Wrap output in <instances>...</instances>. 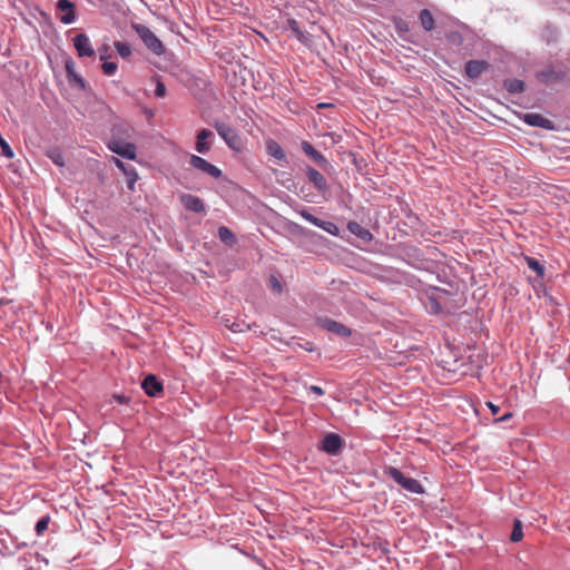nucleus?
Returning a JSON list of instances; mask_svg holds the SVG:
<instances>
[{
	"label": "nucleus",
	"instance_id": "nucleus-1",
	"mask_svg": "<svg viewBox=\"0 0 570 570\" xmlns=\"http://www.w3.org/2000/svg\"><path fill=\"white\" fill-rule=\"evenodd\" d=\"M132 29L142 40L145 46L155 55L161 56L165 53V46L159 38L145 24L132 23Z\"/></svg>",
	"mask_w": 570,
	"mask_h": 570
},
{
	"label": "nucleus",
	"instance_id": "nucleus-2",
	"mask_svg": "<svg viewBox=\"0 0 570 570\" xmlns=\"http://www.w3.org/2000/svg\"><path fill=\"white\" fill-rule=\"evenodd\" d=\"M385 474H387L399 485H401L404 490H406L411 493H416V494L424 493V488L417 480L405 476L399 469H396L394 466L386 468Z\"/></svg>",
	"mask_w": 570,
	"mask_h": 570
},
{
	"label": "nucleus",
	"instance_id": "nucleus-3",
	"mask_svg": "<svg viewBox=\"0 0 570 570\" xmlns=\"http://www.w3.org/2000/svg\"><path fill=\"white\" fill-rule=\"evenodd\" d=\"M215 129L230 149L236 151L242 149V139L235 129L222 121L215 122Z\"/></svg>",
	"mask_w": 570,
	"mask_h": 570
},
{
	"label": "nucleus",
	"instance_id": "nucleus-4",
	"mask_svg": "<svg viewBox=\"0 0 570 570\" xmlns=\"http://www.w3.org/2000/svg\"><path fill=\"white\" fill-rule=\"evenodd\" d=\"M189 164L195 169H197L213 178H219L222 176V170L218 167L208 163L206 159H204L200 156L191 155L189 158Z\"/></svg>",
	"mask_w": 570,
	"mask_h": 570
},
{
	"label": "nucleus",
	"instance_id": "nucleus-5",
	"mask_svg": "<svg viewBox=\"0 0 570 570\" xmlns=\"http://www.w3.org/2000/svg\"><path fill=\"white\" fill-rule=\"evenodd\" d=\"M57 9L61 12L59 21L63 24H70L76 20V7L70 0H58Z\"/></svg>",
	"mask_w": 570,
	"mask_h": 570
},
{
	"label": "nucleus",
	"instance_id": "nucleus-6",
	"mask_svg": "<svg viewBox=\"0 0 570 570\" xmlns=\"http://www.w3.org/2000/svg\"><path fill=\"white\" fill-rule=\"evenodd\" d=\"M301 216L308 223L324 229L325 232H327L328 234L331 235H338L340 233V229L338 227L332 223V222H326V220H322L317 217H315L314 215H312L311 213H308L307 210H302L301 212Z\"/></svg>",
	"mask_w": 570,
	"mask_h": 570
},
{
	"label": "nucleus",
	"instance_id": "nucleus-7",
	"mask_svg": "<svg viewBox=\"0 0 570 570\" xmlns=\"http://www.w3.org/2000/svg\"><path fill=\"white\" fill-rule=\"evenodd\" d=\"M141 387L151 397L160 396L164 392L163 383L154 374H149L144 379Z\"/></svg>",
	"mask_w": 570,
	"mask_h": 570
},
{
	"label": "nucleus",
	"instance_id": "nucleus-8",
	"mask_svg": "<svg viewBox=\"0 0 570 570\" xmlns=\"http://www.w3.org/2000/svg\"><path fill=\"white\" fill-rule=\"evenodd\" d=\"M109 149L127 159H135L136 158V146L131 142H125V141H112L108 145Z\"/></svg>",
	"mask_w": 570,
	"mask_h": 570
},
{
	"label": "nucleus",
	"instance_id": "nucleus-9",
	"mask_svg": "<svg viewBox=\"0 0 570 570\" xmlns=\"http://www.w3.org/2000/svg\"><path fill=\"white\" fill-rule=\"evenodd\" d=\"M73 46L79 57H92L95 50L91 47V42L86 33H78L73 38Z\"/></svg>",
	"mask_w": 570,
	"mask_h": 570
},
{
	"label": "nucleus",
	"instance_id": "nucleus-10",
	"mask_svg": "<svg viewBox=\"0 0 570 570\" xmlns=\"http://www.w3.org/2000/svg\"><path fill=\"white\" fill-rule=\"evenodd\" d=\"M214 134L209 129H202L198 131L196 137L195 148L199 154H207L212 145L208 140L213 139Z\"/></svg>",
	"mask_w": 570,
	"mask_h": 570
},
{
	"label": "nucleus",
	"instance_id": "nucleus-11",
	"mask_svg": "<svg viewBox=\"0 0 570 570\" xmlns=\"http://www.w3.org/2000/svg\"><path fill=\"white\" fill-rule=\"evenodd\" d=\"M180 202L187 210L194 213H202L205 210V204L203 199L191 194H183L180 196Z\"/></svg>",
	"mask_w": 570,
	"mask_h": 570
},
{
	"label": "nucleus",
	"instance_id": "nucleus-12",
	"mask_svg": "<svg viewBox=\"0 0 570 570\" xmlns=\"http://www.w3.org/2000/svg\"><path fill=\"white\" fill-rule=\"evenodd\" d=\"M342 446V439L335 433L325 435L322 442V450L328 454H336Z\"/></svg>",
	"mask_w": 570,
	"mask_h": 570
},
{
	"label": "nucleus",
	"instance_id": "nucleus-13",
	"mask_svg": "<svg viewBox=\"0 0 570 570\" xmlns=\"http://www.w3.org/2000/svg\"><path fill=\"white\" fill-rule=\"evenodd\" d=\"M489 67V63L483 60H469L465 63V72L466 75L475 79L478 78L484 70H487Z\"/></svg>",
	"mask_w": 570,
	"mask_h": 570
},
{
	"label": "nucleus",
	"instance_id": "nucleus-14",
	"mask_svg": "<svg viewBox=\"0 0 570 570\" xmlns=\"http://www.w3.org/2000/svg\"><path fill=\"white\" fill-rule=\"evenodd\" d=\"M306 175L308 180L315 186V188H317V190L325 191L327 189L326 179L318 170L307 167Z\"/></svg>",
	"mask_w": 570,
	"mask_h": 570
},
{
	"label": "nucleus",
	"instance_id": "nucleus-15",
	"mask_svg": "<svg viewBox=\"0 0 570 570\" xmlns=\"http://www.w3.org/2000/svg\"><path fill=\"white\" fill-rule=\"evenodd\" d=\"M115 165L128 177V187L130 189L134 188V185L138 178L137 173L134 167L127 166L125 163L119 160L117 157H111Z\"/></svg>",
	"mask_w": 570,
	"mask_h": 570
},
{
	"label": "nucleus",
	"instance_id": "nucleus-16",
	"mask_svg": "<svg viewBox=\"0 0 570 570\" xmlns=\"http://www.w3.org/2000/svg\"><path fill=\"white\" fill-rule=\"evenodd\" d=\"M322 326L326 331L335 333V334H337L340 336H348V335H351V331L345 325H343V324H341V323H338L336 321L330 320V318L324 320L322 322Z\"/></svg>",
	"mask_w": 570,
	"mask_h": 570
},
{
	"label": "nucleus",
	"instance_id": "nucleus-17",
	"mask_svg": "<svg viewBox=\"0 0 570 570\" xmlns=\"http://www.w3.org/2000/svg\"><path fill=\"white\" fill-rule=\"evenodd\" d=\"M523 120L528 125L533 126V127H540V128H544V129L551 128V121L539 114H534V112L525 114L523 117Z\"/></svg>",
	"mask_w": 570,
	"mask_h": 570
},
{
	"label": "nucleus",
	"instance_id": "nucleus-18",
	"mask_svg": "<svg viewBox=\"0 0 570 570\" xmlns=\"http://www.w3.org/2000/svg\"><path fill=\"white\" fill-rule=\"evenodd\" d=\"M65 68H66L68 80L83 89L85 81L79 75H77V72L75 70V62L71 59H68L65 63Z\"/></svg>",
	"mask_w": 570,
	"mask_h": 570
},
{
	"label": "nucleus",
	"instance_id": "nucleus-19",
	"mask_svg": "<svg viewBox=\"0 0 570 570\" xmlns=\"http://www.w3.org/2000/svg\"><path fill=\"white\" fill-rule=\"evenodd\" d=\"M266 150H267L268 155H271L272 157H274L277 160L286 159V155H285L282 146L273 139H268L266 141Z\"/></svg>",
	"mask_w": 570,
	"mask_h": 570
},
{
	"label": "nucleus",
	"instance_id": "nucleus-20",
	"mask_svg": "<svg viewBox=\"0 0 570 570\" xmlns=\"http://www.w3.org/2000/svg\"><path fill=\"white\" fill-rule=\"evenodd\" d=\"M302 149L315 163L320 165H325L327 163L326 158L320 151H317L308 141L302 142Z\"/></svg>",
	"mask_w": 570,
	"mask_h": 570
},
{
	"label": "nucleus",
	"instance_id": "nucleus-21",
	"mask_svg": "<svg viewBox=\"0 0 570 570\" xmlns=\"http://www.w3.org/2000/svg\"><path fill=\"white\" fill-rule=\"evenodd\" d=\"M288 26H289L291 31L296 36V38L301 42L307 43L311 41V36L308 33L304 32L299 28V24L296 20H294V19L288 20Z\"/></svg>",
	"mask_w": 570,
	"mask_h": 570
},
{
	"label": "nucleus",
	"instance_id": "nucleus-22",
	"mask_svg": "<svg viewBox=\"0 0 570 570\" xmlns=\"http://www.w3.org/2000/svg\"><path fill=\"white\" fill-rule=\"evenodd\" d=\"M218 237H219L220 242L226 244L227 246H233L236 243L235 235L226 226H220L218 228Z\"/></svg>",
	"mask_w": 570,
	"mask_h": 570
},
{
	"label": "nucleus",
	"instance_id": "nucleus-23",
	"mask_svg": "<svg viewBox=\"0 0 570 570\" xmlns=\"http://www.w3.org/2000/svg\"><path fill=\"white\" fill-rule=\"evenodd\" d=\"M420 21L424 30L431 31L434 28V18L428 9L420 12Z\"/></svg>",
	"mask_w": 570,
	"mask_h": 570
},
{
	"label": "nucleus",
	"instance_id": "nucleus-24",
	"mask_svg": "<svg viewBox=\"0 0 570 570\" xmlns=\"http://www.w3.org/2000/svg\"><path fill=\"white\" fill-rule=\"evenodd\" d=\"M504 88L511 94L522 92L524 90V82L519 79H509L504 81Z\"/></svg>",
	"mask_w": 570,
	"mask_h": 570
},
{
	"label": "nucleus",
	"instance_id": "nucleus-25",
	"mask_svg": "<svg viewBox=\"0 0 570 570\" xmlns=\"http://www.w3.org/2000/svg\"><path fill=\"white\" fill-rule=\"evenodd\" d=\"M114 46L120 57L127 59L131 56V47L129 43L115 41Z\"/></svg>",
	"mask_w": 570,
	"mask_h": 570
},
{
	"label": "nucleus",
	"instance_id": "nucleus-26",
	"mask_svg": "<svg viewBox=\"0 0 570 570\" xmlns=\"http://www.w3.org/2000/svg\"><path fill=\"white\" fill-rule=\"evenodd\" d=\"M523 538L522 523L520 520L515 519L513 523V530L510 535V540L512 542H519Z\"/></svg>",
	"mask_w": 570,
	"mask_h": 570
},
{
	"label": "nucleus",
	"instance_id": "nucleus-27",
	"mask_svg": "<svg viewBox=\"0 0 570 570\" xmlns=\"http://www.w3.org/2000/svg\"><path fill=\"white\" fill-rule=\"evenodd\" d=\"M525 262L532 271L537 273L538 276H543L544 267L540 264V262L533 257H525Z\"/></svg>",
	"mask_w": 570,
	"mask_h": 570
},
{
	"label": "nucleus",
	"instance_id": "nucleus-28",
	"mask_svg": "<svg viewBox=\"0 0 570 570\" xmlns=\"http://www.w3.org/2000/svg\"><path fill=\"white\" fill-rule=\"evenodd\" d=\"M50 522L49 515L42 517L37 523H36V533L38 535L43 534V532L48 529Z\"/></svg>",
	"mask_w": 570,
	"mask_h": 570
},
{
	"label": "nucleus",
	"instance_id": "nucleus-29",
	"mask_svg": "<svg viewBox=\"0 0 570 570\" xmlns=\"http://www.w3.org/2000/svg\"><path fill=\"white\" fill-rule=\"evenodd\" d=\"M0 148L2 150V154L7 158H13L14 154L12 148L9 146V144L4 140V138L0 135Z\"/></svg>",
	"mask_w": 570,
	"mask_h": 570
},
{
	"label": "nucleus",
	"instance_id": "nucleus-30",
	"mask_svg": "<svg viewBox=\"0 0 570 570\" xmlns=\"http://www.w3.org/2000/svg\"><path fill=\"white\" fill-rule=\"evenodd\" d=\"M48 156L57 166L62 167L65 165L63 157L58 150H50Z\"/></svg>",
	"mask_w": 570,
	"mask_h": 570
},
{
	"label": "nucleus",
	"instance_id": "nucleus-31",
	"mask_svg": "<svg viewBox=\"0 0 570 570\" xmlns=\"http://www.w3.org/2000/svg\"><path fill=\"white\" fill-rule=\"evenodd\" d=\"M101 68L105 75L112 76L117 71V63L104 61Z\"/></svg>",
	"mask_w": 570,
	"mask_h": 570
},
{
	"label": "nucleus",
	"instance_id": "nucleus-32",
	"mask_svg": "<svg viewBox=\"0 0 570 570\" xmlns=\"http://www.w3.org/2000/svg\"><path fill=\"white\" fill-rule=\"evenodd\" d=\"M269 284H271V287L272 289L277 293V294H281L282 293V284L281 282L278 281L277 277L275 276H271L269 278Z\"/></svg>",
	"mask_w": 570,
	"mask_h": 570
},
{
	"label": "nucleus",
	"instance_id": "nucleus-33",
	"mask_svg": "<svg viewBox=\"0 0 570 570\" xmlns=\"http://www.w3.org/2000/svg\"><path fill=\"white\" fill-rule=\"evenodd\" d=\"M155 95L159 98H163L166 96V87H165L164 82L160 80H157V82H156Z\"/></svg>",
	"mask_w": 570,
	"mask_h": 570
},
{
	"label": "nucleus",
	"instance_id": "nucleus-34",
	"mask_svg": "<svg viewBox=\"0 0 570 570\" xmlns=\"http://www.w3.org/2000/svg\"><path fill=\"white\" fill-rule=\"evenodd\" d=\"M487 405L493 415H497L499 413L500 407L498 405L493 404L492 402H488Z\"/></svg>",
	"mask_w": 570,
	"mask_h": 570
},
{
	"label": "nucleus",
	"instance_id": "nucleus-35",
	"mask_svg": "<svg viewBox=\"0 0 570 570\" xmlns=\"http://www.w3.org/2000/svg\"><path fill=\"white\" fill-rule=\"evenodd\" d=\"M309 390L315 393L316 395H323L324 394V390L321 387V386H317V385H312L309 387Z\"/></svg>",
	"mask_w": 570,
	"mask_h": 570
},
{
	"label": "nucleus",
	"instance_id": "nucleus-36",
	"mask_svg": "<svg viewBox=\"0 0 570 570\" xmlns=\"http://www.w3.org/2000/svg\"><path fill=\"white\" fill-rule=\"evenodd\" d=\"M114 399H115L117 402L121 403V404H124V403H128V401H129V399H128L127 396H125V395H118V394H115V395H114Z\"/></svg>",
	"mask_w": 570,
	"mask_h": 570
},
{
	"label": "nucleus",
	"instance_id": "nucleus-37",
	"mask_svg": "<svg viewBox=\"0 0 570 570\" xmlns=\"http://www.w3.org/2000/svg\"><path fill=\"white\" fill-rule=\"evenodd\" d=\"M511 417H512V413L508 412L504 415H502L501 417L497 419L495 421L497 422H505V421L510 420Z\"/></svg>",
	"mask_w": 570,
	"mask_h": 570
},
{
	"label": "nucleus",
	"instance_id": "nucleus-38",
	"mask_svg": "<svg viewBox=\"0 0 570 570\" xmlns=\"http://www.w3.org/2000/svg\"><path fill=\"white\" fill-rule=\"evenodd\" d=\"M348 228L352 233L357 234V232H355V228H360V226L356 223H351L348 225Z\"/></svg>",
	"mask_w": 570,
	"mask_h": 570
},
{
	"label": "nucleus",
	"instance_id": "nucleus-39",
	"mask_svg": "<svg viewBox=\"0 0 570 570\" xmlns=\"http://www.w3.org/2000/svg\"><path fill=\"white\" fill-rule=\"evenodd\" d=\"M235 326H236V325L234 324V325L230 327L233 332L242 331L240 328H236Z\"/></svg>",
	"mask_w": 570,
	"mask_h": 570
},
{
	"label": "nucleus",
	"instance_id": "nucleus-40",
	"mask_svg": "<svg viewBox=\"0 0 570 570\" xmlns=\"http://www.w3.org/2000/svg\"><path fill=\"white\" fill-rule=\"evenodd\" d=\"M327 106H328V105H326V104H320V105H318V108H326Z\"/></svg>",
	"mask_w": 570,
	"mask_h": 570
}]
</instances>
